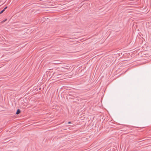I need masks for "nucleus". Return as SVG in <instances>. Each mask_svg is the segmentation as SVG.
I'll use <instances>...</instances> for the list:
<instances>
[{
  "instance_id": "3",
  "label": "nucleus",
  "mask_w": 151,
  "mask_h": 151,
  "mask_svg": "<svg viewBox=\"0 0 151 151\" xmlns=\"http://www.w3.org/2000/svg\"><path fill=\"white\" fill-rule=\"evenodd\" d=\"M7 20V19H4V20L2 21H1V22L2 23H4V22H5Z\"/></svg>"
},
{
  "instance_id": "5",
  "label": "nucleus",
  "mask_w": 151,
  "mask_h": 151,
  "mask_svg": "<svg viewBox=\"0 0 151 151\" xmlns=\"http://www.w3.org/2000/svg\"><path fill=\"white\" fill-rule=\"evenodd\" d=\"M7 8V6L5 7L4 9H3L5 11V10Z\"/></svg>"
},
{
  "instance_id": "9",
  "label": "nucleus",
  "mask_w": 151,
  "mask_h": 151,
  "mask_svg": "<svg viewBox=\"0 0 151 151\" xmlns=\"http://www.w3.org/2000/svg\"><path fill=\"white\" fill-rule=\"evenodd\" d=\"M71 122H68V124H71Z\"/></svg>"
},
{
  "instance_id": "6",
  "label": "nucleus",
  "mask_w": 151,
  "mask_h": 151,
  "mask_svg": "<svg viewBox=\"0 0 151 151\" xmlns=\"http://www.w3.org/2000/svg\"><path fill=\"white\" fill-rule=\"evenodd\" d=\"M7 8V6L5 7L4 9H3L5 11V10Z\"/></svg>"
},
{
  "instance_id": "10",
  "label": "nucleus",
  "mask_w": 151,
  "mask_h": 151,
  "mask_svg": "<svg viewBox=\"0 0 151 151\" xmlns=\"http://www.w3.org/2000/svg\"><path fill=\"white\" fill-rule=\"evenodd\" d=\"M1 14V13H0V14Z\"/></svg>"
},
{
  "instance_id": "7",
  "label": "nucleus",
  "mask_w": 151,
  "mask_h": 151,
  "mask_svg": "<svg viewBox=\"0 0 151 151\" xmlns=\"http://www.w3.org/2000/svg\"><path fill=\"white\" fill-rule=\"evenodd\" d=\"M73 102H76V103H79V102H78L77 101H73Z\"/></svg>"
},
{
  "instance_id": "2",
  "label": "nucleus",
  "mask_w": 151,
  "mask_h": 151,
  "mask_svg": "<svg viewBox=\"0 0 151 151\" xmlns=\"http://www.w3.org/2000/svg\"><path fill=\"white\" fill-rule=\"evenodd\" d=\"M21 112V111L19 109H18L16 112V114H19Z\"/></svg>"
},
{
  "instance_id": "8",
  "label": "nucleus",
  "mask_w": 151,
  "mask_h": 151,
  "mask_svg": "<svg viewBox=\"0 0 151 151\" xmlns=\"http://www.w3.org/2000/svg\"><path fill=\"white\" fill-rule=\"evenodd\" d=\"M79 100H80V101H81L82 100L81 99H77V100H78V101H79Z\"/></svg>"
},
{
  "instance_id": "1",
  "label": "nucleus",
  "mask_w": 151,
  "mask_h": 151,
  "mask_svg": "<svg viewBox=\"0 0 151 151\" xmlns=\"http://www.w3.org/2000/svg\"><path fill=\"white\" fill-rule=\"evenodd\" d=\"M53 64H61L60 61L58 60H54L53 61Z\"/></svg>"
},
{
  "instance_id": "4",
  "label": "nucleus",
  "mask_w": 151,
  "mask_h": 151,
  "mask_svg": "<svg viewBox=\"0 0 151 151\" xmlns=\"http://www.w3.org/2000/svg\"><path fill=\"white\" fill-rule=\"evenodd\" d=\"M4 11V10L3 9L1 11V12H0V13L1 14L2 13H3Z\"/></svg>"
}]
</instances>
